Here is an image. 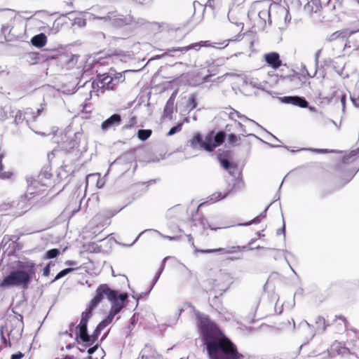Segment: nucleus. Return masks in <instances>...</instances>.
<instances>
[{"mask_svg": "<svg viewBox=\"0 0 359 359\" xmlns=\"http://www.w3.org/2000/svg\"><path fill=\"white\" fill-rule=\"evenodd\" d=\"M197 327L210 359H241L236 345L221 331L208 316L196 312Z\"/></svg>", "mask_w": 359, "mask_h": 359, "instance_id": "1", "label": "nucleus"}, {"mask_svg": "<svg viewBox=\"0 0 359 359\" xmlns=\"http://www.w3.org/2000/svg\"><path fill=\"white\" fill-rule=\"evenodd\" d=\"M36 272V264L29 260L19 262L18 268L12 270L2 280L0 281V288L18 287L27 290L32 283Z\"/></svg>", "mask_w": 359, "mask_h": 359, "instance_id": "2", "label": "nucleus"}, {"mask_svg": "<svg viewBox=\"0 0 359 359\" xmlns=\"http://www.w3.org/2000/svg\"><path fill=\"white\" fill-rule=\"evenodd\" d=\"M226 138L224 131L215 133L211 131L207 134L203 140V135L200 133H196L189 141L191 148L203 149L207 151H212L217 147L221 145Z\"/></svg>", "mask_w": 359, "mask_h": 359, "instance_id": "3", "label": "nucleus"}, {"mask_svg": "<svg viewBox=\"0 0 359 359\" xmlns=\"http://www.w3.org/2000/svg\"><path fill=\"white\" fill-rule=\"evenodd\" d=\"M51 173L48 168H43L37 175H28L26 177V181L29 194H35L39 191L37 189L40 187H47L50 182Z\"/></svg>", "mask_w": 359, "mask_h": 359, "instance_id": "4", "label": "nucleus"}, {"mask_svg": "<svg viewBox=\"0 0 359 359\" xmlns=\"http://www.w3.org/2000/svg\"><path fill=\"white\" fill-rule=\"evenodd\" d=\"M97 19L109 22L111 26L120 28L126 25H129L135 22V18L130 14L123 15L117 11H111L106 15L97 16Z\"/></svg>", "mask_w": 359, "mask_h": 359, "instance_id": "5", "label": "nucleus"}, {"mask_svg": "<svg viewBox=\"0 0 359 359\" xmlns=\"http://www.w3.org/2000/svg\"><path fill=\"white\" fill-rule=\"evenodd\" d=\"M6 334L11 340L18 341L22 337L24 324L22 316H13L6 319L4 324Z\"/></svg>", "mask_w": 359, "mask_h": 359, "instance_id": "6", "label": "nucleus"}, {"mask_svg": "<svg viewBox=\"0 0 359 359\" xmlns=\"http://www.w3.org/2000/svg\"><path fill=\"white\" fill-rule=\"evenodd\" d=\"M341 164L343 165H340L341 170L345 169L346 165H350L348 178L345 182V184H346L351 181L359 170V147L348 153H346L341 158Z\"/></svg>", "mask_w": 359, "mask_h": 359, "instance_id": "7", "label": "nucleus"}, {"mask_svg": "<svg viewBox=\"0 0 359 359\" xmlns=\"http://www.w3.org/2000/svg\"><path fill=\"white\" fill-rule=\"evenodd\" d=\"M114 290L111 289L107 284L100 285L97 290L95 297L90 300L87 308L83 312V313L92 316L93 311L103 300L104 296L109 300L113 299Z\"/></svg>", "mask_w": 359, "mask_h": 359, "instance_id": "8", "label": "nucleus"}, {"mask_svg": "<svg viewBox=\"0 0 359 359\" xmlns=\"http://www.w3.org/2000/svg\"><path fill=\"white\" fill-rule=\"evenodd\" d=\"M353 359L349 349L341 342L335 341L330 346L327 353H324L320 359Z\"/></svg>", "mask_w": 359, "mask_h": 359, "instance_id": "9", "label": "nucleus"}, {"mask_svg": "<svg viewBox=\"0 0 359 359\" xmlns=\"http://www.w3.org/2000/svg\"><path fill=\"white\" fill-rule=\"evenodd\" d=\"M91 316H92L82 313L80 323L76 327L79 332L76 334V341H79V339H80L83 342H86L88 346L94 344L91 335L88 333V322Z\"/></svg>", "mask_w": 359, "mask_h": 359, "instance_id": "10", "label": "nucleus"}, {"mask_svg": "<svg viewBox=\"0 0 359 359\" xmlns=\"http://www.w3.org/2000/svg\"><path fill=\"white\" fill-rule=\"evenodd\" d=\"M112 295L113 299L109 300L111 303V307L109 315L114 318L126 306L128 294L126 293H118V291L114 290V294Z\"/></svg>", "mask_w": 359, "mask_h": 359, "instance_id": "11", "label": "nucleus"}, {"mask_svg": "<svg viewBox=\"0 0 359 359\" xmlns=\"http://www.w3.org/2000/svg\"><path fill=\"white\" fill-rule=\"evenodd\" d=\"M253 13L257 14L261 25H265L267 21L269 25L271 24L270 11L268 6H263L260 2H255L248 13V15H252Z\"/></svg>", "mask_w": 359, "mask_h": 359, "instance_id": "12", "label": "nucleus"}, {"mask_svg": "<svg viewBox=\"0 0 359 359\" xmlns=\"http://www.w3.org/2000/svg\"><path fill=\"white\" fill-rule=\"evenodd\" d=\"M216 47L215 45H211L209 43V41H201L198 43H194L190 44L189 46H183V47H175L170 49H168L167 51L163 54L165 55H168L170 57L175 56V54H184L188 50L191 49H194L196 50H198L201 47Z\"/></svg>", "mask_w": 359, "mask_h": 359, "instance_id": "13", "label": "nucleus"}, {"mask_svg": "<svg viewBox=\"0 0 359 359\" xmlns=\"http://www.w3.org/2000/svg\"><path fill=\"white\" fill-rule=\"evenodd\" d=\"M245 187V183L243 180L241 174H238V176L236 179L234 180V182L231 188H229L226 192H215L210 196V201L212 202H217L222 198H226L229 194H230L233 191H238L242 190Z\"/></svg>", "mask_w": 359, "mask_h": 359, "instance_id": "14", "label": "nucleus"}, {"mask_svg": "<svg viewBox=\"0 0 359 359\" xmlns=\"http://www.w3.org/2000/svg\"><path fill=\"white\" fill-rule=\"evenodd\" d=\"M254 248L248 246H229L227 248H219L215 249H208V250H196L197 252L201 253L210 254L215 252H220L222 254H233L237 252L252 250Z\"/></svg>", "mask_w": 359, "mask_h": 359, "instance_id": "15", "label": "nucleus"}, {"mask_svg": "<svg viewBox=\"0 0 359 359\" xmlns=\"http://www.w3.org/2000/svg\"><path fill=\"white\" fill-rule=\"evenodd\" d=\"M121 123V116L118 114H114L110 117L104 121L101 124V129L105 132L109 129L115 128Z\"/></svg>", "mask_w": 359, "mask_h": 359, "instance_id": "16", "label": "nucleus"}, {"mask_svg": "<svg viewBox=\"0 0 359 359\" xmlns=\"http://www.w3.org/2000/svg\"><path fill=\"white\" fill-rule=\"evenodd\" d=\"M282 102L291 104L302 108H307L309 102L304 97L299 96H284L280 98Z\"/></svg>", "mask_w": 359, "mask_h": 359, "instance_id": "17", "label": "nucleus"}, {"mask_svg": "<svg viewBox=\"0 0 359 359\" xmlns=\"http://www.w3.org/2000/svg\"><path fill=\"white\" fill-rule=\"evenodd\" d=\"M1 33L7 41H11L20 37L21 33L17 32L13 26L11 27L9 24L2 25Z\"/></svg>", "mask_w": 359, "mask_h": 359, "instance_id": "18", "label": "nucleus"}, {"mask_svg": "<svg viewBox=\"0 0 359 359\" xmlns=\"http://www.w3.org/2000/svg\"><path fill=\"white\" fill-rule=\"evenodd\" d=\"M10 113L13 114L12 115L14 117L13 123L17 126L22 123L24 120L28 123L30 120L29 114H34V110L31 108H27L24 113L20 110H17L16 111L12 110Z\"/></svg>", "mask_w": 359, "mask_h": 359, "instance_id": "19", "label": "nucleus"}, {"mask_svg": "<svg viewBox=\"0 0 359 359\" xmlns=\"http://www.w3.org/2000/svg\"><path fill=\"white\" fill-rule=\"evenodd\" d=\"M95 83H100V87L102 90H112L114 89L116 83H114V79L108 74L98 75L97 81Z\"/></svg>", "mask_w": 359, "mask_h": 359, "instance_id": "20", "label": "nucleus"}, {"mask_svg": "<svg viewBox=\"0 0 359 359\" xmlns=\"http://www.w3.org/2000/svg\"><path fill=\"white\" fill-rule=\"evenodd\" d=\"M264 59L268 65L274 69H278L282 65L280 55L276 52L266 53Z\"/></svg>", "mask_w": 359, "mask_h": 359, "instance_id": "21", "label": "nucleus"}, {"mask_svg": "<svg viewBox=\"0 0 359 359\" xmlns=\"http://www.w3.org/2000/svg\"><path fill=\"white\" fill-rule=\"evenodd\" d=\"M315 324L316 325V332H311V337H313L316 333L324 332L327 327L329 325L325 319L321 316L316 317Z\"/></svg>", "mask_w": 359, "mask_h": 359, "instance_id": "22", "label": "nucleus"}, {"mask_svg": "<svg viewBox=\"0 0 359 359\" xmlns=\"http://www.w3.org/2000/svg\"><path fill=\"white\" fill-rule=\"evenodd\" d=\"M81 137L82 133L79 132L74 133V137L69 142L68 146L66 147V149L69 151L78 149V150L80 151L79 147Z\"/></svg>", "mask_w": 359, "mask_h": 359, "instance_id": "23", "label": "nucleus"}, {"mask_svg": "<svg viewBox=\"0 0 359 359\" xmlns=\"http://www.w3.org/2000/svg\"><path fill=\"white\" fill-rule=\"evenodd\" d=\"M47 41V37L43 33L34 36L31 39L32 44L38 48L43 47Z\"/></svg>", "mask_w": 359, "mask_h": 359, "instance_id": "24", "label": "nucleus"}, {"mask_svg": "<svg viewBox=\"0 0 359 359\" xmlns=\"http://www.w3.org/2000/svg\"><path fill=\"white\" fill-rule=\"evenodd\" d=\"M288 80L290 82V86L294 89H299L302 88L305 83V81L297 74L289 76Z\"/></svg>", "mask_w": 359, "mask_h": 359, "instance_id": "25", "label": "nucleus"}, {"mask_svg": "<svg viewBox=\"0 0 359 359\" xmlns=\"http://www.w3.org/2000/svg\"><path fill=\"white\" fill-rule=\"evenodd\" d=\"M174 99H168L163 110V116L171 118L174 111Z\"/></svg>", "mask_w": 359, "mask_h": 359, "instance_id": "26", "label": "nucleus"}, {"mask_svg": "<svg viewBox=\"0 0 359 359\" xmlns=\"http://www.w3.org/2000/svg\"><path fill=\"white\" fill-rule=\"evenodd\" d=\"M269 250H274V251H276L277 252V254L274 256V259L275 260H277L279 257H280V253L282 252L283 253V257H284V259L285 261V262L287 263V264L288 265V266L290 267V269L294 272L295 273L294 270L292 269V267L291 266L287 258V256L286 255L288 254V255H291V253L290 252H288L287 250H278V249H276V248H269Z\"/></svg>", "mask_w": 359, "mask_h": 359, "instance_id": "27", "label": "nucleus"}, {"mask_svg": "<svg viewBox=\"0 0 359 359\" xmlns=\"http://www.w3.org/2000/svg\"><path fill=\"white\" fill-rule=\"evenodd\" d=\"M152 130L150 129H140L137 133V137L141 141H146L151 135Z\"/></svg>", "mask_w": 359, "mask_h": 359, "instance_id": "28", "label": "nucleus"}, {"mask_svg": "<svg viewBox=\"0 0 359 359\" xmlns=\"http://www.w3.org/2000/svg\"><path fill=\"white\" fill-rule=\"evenodd\" d=\"M219 162L221 165L224 168L225 170H229V173L230 175H233L234 171L236 170L235 167L232 165V164L230 163V161L226 158H219Z\"/></svg>", "mask_w": 359, "mask_h": 359, "instance_id": "29", "label": "nucleus"}, {"mask_svg": "<svg viewBox=\"0 0 359 359\" xmlns=\"http://www.w3.org/2000/svg\"><path fill=\"white\" fill-rule=\"evenodd\" d=\"M60 253V251L57 248H53L48 250L43 257L45 259H50L57 257Z\"/></svg>", "mask_w": 359, "mask_h": 359, "instance_id": "30", "label": "nucleus"}, {"mask_svg": "<svg viewBox=\"0 0 359 359\" xmlns=\"http://www.w3.org/2000/svg\"><path fill=\"white\" fill-rule=\"evenodd\" d=\"M304 9L305 11H306L308 13H312V12L316 13L319 9V6L317 4H315L313 2H312L311 4V2L308 1L304 6Z\"/></svg>", "mask_w": 359, "mask_h": 359, "instance_id": "31", "label": "nucleus"}, {"mask_svg": "<svg viewBox=\"0 0 359 359\" xmlns=\"http://www.w3.org/2000/svg\"><path fill=\"white\" fill-rule=\"evenodd\" d=\"M169 257H166L163 259V260L162 261V263H161V266L158 270V271L156 273L154 278V280H153V284L151 287V289H152L154 287V286L155 285V284L157 283L161 273L163 272V269H164V267H165V262L166 260L168 259Z\"/></svg>", "mask_w": 359, "mask_h": 359, "instance_id": "32", "label": "nucleus"}, {"mask_svg": "<svg viewBox=\"0 0 359 359\" xmlns=\"http://www.w3.org/2000/svg\"><path fill=\"white\" fill-rule=\"evenodd\" d=\"M113 318L111 317L109 314L108 316L104 319L102 320L97 325V328L99 329L100 330H103L109 323H111V321L113 320Z\"/></svg>", "mask_w": 359, "mask_h": 359, "instance_id": "33", "label": "nucleus"}, {"mask_svg": "<svg viewBox=\"0 0 359 359\" xmlns=\"http://www.w3.org/2000/svg\"><path fill=\"white\" fill-rule=\"evenodd\" d=\"M5 333H6V328L4 327V325H1V329H0L1 340L5 344V346L11 347V339L9 338L8 339H7L5 337Z\"/></svg>", "mask_w": 359, "mask_h": 359, "instance_id": "34", "label": "nucleus"}, {"mask_svg": "<svg viewBox=\"0 0 359 359\" xmlns=\"http://www.w3.org/2000/svg\"><path fill=\"white\" fill-rule=\"evenodd\" d=\"M183 126V123H178L176 126L172 127L168 133H167L168 136H172L182 130Z\"/></svg>", "mask_w": 359, "mask_h": 359, "instance_id": "35", "label": "nucleus"}, {"mask_svg": "<svg viewBox=\"0 0 359 359\" xmlns=\"http://www.w3.org/2000/svg\"><path fill=\"white\" fill-rule=\"evenodd\" d=\"M74 269L73 268H66L62 271H60L55 277L54 280L53 281H56L62 277L65 276L70 272L73 271Z\"/></svg>", "mask_w": 359, "mask_h": 359, "instance_id": "36", "label": "nucleus"}, {"mask_svg": "<svg viewBox=\"0 0 359 359\" xmlns=\"http://www.w3.org/2000/svg\"><path fill=\"white\" fill-rule=\"evenodd\" d=\"M90 180H97V184H96V186L98 187V188H101L103 184H104V182H101L100 180H99V176H97V174H91V175H87L86 176V182L87 183H88V181Z\"/></svg>", "mask_w": 359, "mask_h": 359, "instance_id": "37", "label": "nucleus"}, {"mask_svg": "<svg viewBox=\"0 0 359 359\" xmlns=\"http://www.w3.org/2000/svg\"><path fill=\"white\" fill-rule=\"evenodd\" d=\"M200 224L203 226V229H208L210 228L212 230H217L222 229V227H215L212 226L211 224H209L208 221L205 218H201L199 219Z\"/></svg>", "mask_w": 359, "mask_h": 359, "instance_id": "38", "label": "nucleus"}, {"mask_svg": "<svg viewBox=\"0 0 359 359\" xmlns=\"http://www.w3.org/2000/svg\"><path fill=\"white\" fill-rule=\"evenodd\" d=\"M344 38V32H340V31H338V32H335L334 33L332 34L329 38H328V40L330 41H333L339 38Z\"/></svg>", "mask_w": 359, "mask_h": 359, "instance_id": "39", "label": "nucleus"}, {"mask_svg": "<svg viewBox=\"0 0 359 359\" xmlns=\"http://www.w3.org/2000/svg\"><path fill=\"white\" fill-rule=\"evenodd\" d=\"M197 102L196 97L194 95H191L189 98V107L190 109L192 110L196 107Z\"/></svg>", "mask_w": 359, "mask_h": 359, "instance_id": "40", "label": "nucleus"}, {"mask_svg": "<svg viewBox=\"0 0 359 359\" xmlns=\"http://www.w3.org/2000/svg\"><path fill=\"white\" fill-rule=\"evenodd\" d=\"M44 108L41 105L40 108H38L36 111H34V114H29L30 119L35 121L37 116H39L43 111Z\"/></svg>", "mask_w": 359, "mask_h": 359, "instance_id": "41", "label": "nucleus"}, {"mask_svg": "<svg viewBox=\"0 0 359 359\" xmlns=\"http://www.w3.org/2000/svg\"><path fill=\"white\" fill-rule=\"evenodd\" d=\"M13 173L10 171H4L3 169L0 170V178L9 179L11 177Z\"/></svg>", "mask_w": 359, "mask_h": 359, "instance_id": "42", "label": "nucleus"}, {"mask_svg": "<svg viewBox=\"0 0 359 359\" xmlns=\"http://www.w3.org/2000/svg\"><path fill=\"white\" fill-rule=\"evenodd\" d=\"M261 220H262V219L259 216H257L255 218H254L250 222H246L245 224H241V226H248V225H251L252 224H259L261 222Z\"/></svg>", "mask_w": 359, "mask_h": 359, "instance_id": "43", "label": "nucleus"}, {"mask_svg": "<svg viewBox=\"0 0 359 359\" xmlns=\"http://www.w3.org/2000/svg\"><path fill=\"white\" fill-rule=\"evenodd\" d=\"M149 231H154L158 233L162 237H163L165 238H168L169 241H176V240H177L179 238L178 236H170L163 235L161 232H159L158 231L155 230V229H149Z\"/></svg>", "mask_w": 359, "mask_h": 359, "instance_id": "44", "label": "nucleus"}, {"mask_svg": "<svg viewBox=\"0 0 359 359\" xmlns=\"http://www.w3.org/2000/svg\"><path fill=\"white\" fill-rule=\"evenodd\" d=\"M151 290H152V289H151V288H150V289H149L147 292H142V293H140V294H135H135H133V297L137 300V304H138V301H139V300H140V299H141L144 295H148V294L150 293V292H151Z\"/></svg>", "mask_w": 359, "mask_h": 359, "instance_id": "45", "label": "nucleus"}, {"mask_svg": "<svg viewBox=\"0 0 359 359\" xmlns=\"http://www.w3.org/2000/svg\"><path fill=\"white\" fill-rule=\"evenodd\" d=\"M237 136L233 133H231L228 135V142L230 144H233L237 141Z\"/></svg>", "mask_w": 359, "mask_h": 359, "instance_id": "46", "label": "nucleus"}, {"mask_svg": "<svg viewBox=\"0 0 359 359\" xmlns=\"http://www.w3.org/2000/svg\"><path fill=\"white\" fill-rule=\"evenodd\" d=\"M74 24L78 25L79 27H83L86 25V20L81 18H75Z\"/></svg>", "mask_w": 359, "mask_h": 359, "instance_id": "47", "label": "nucleus"}, {"mask_svg": "<svg viewBox=\"0 0 359 359\" xmlns=\"http://www.w3.org/2000/svg\"><path fill=\"white\" fill-rule=\"evenodd\" d=\"M101 330L97 329V327L94 330L93 333L91 334V338L93 339V342L95 343L99 335L100 334Z\"/></svg>", "mask_w": 359, "mask_h": 359, "instance_id": "48", "label": "nucleus"}, {"mask_svg": "<svg viewBox=\"0 0 359 359\" xmlns=\"http://www.w3.org/2000/svg\"><path fill=\"white\" fill-rule=\"evenodd\" d=\"M236 117H238V118H240V117H244V116H241V115H240V114H239L237 111H236V110L233 109V110L229 113V118H230L231 119H232V120H234Z\"/></svg>", "mask_w": 359, "mask_h": 359, "instance_id": "49", "label": "nucleus"}, {"mask_svg": "<svg viewBox=\"0 0 359 359\" xmlns=\"http://www.w3.org/2000/svg\"><path fill=\"white\" fill-rule=\"evenodd\" d=\"M135 122H136V118L135 116L132 117L130 119L129 123L123 126V129H128V128H131L132 126H133V125L135 123Z\"/></svg>", "mask_w": 359, "mask_h": 359, "instance_id": "50", "label": "nucleus"}, {"mask_svg": "<svg viewBox=\"0 0 359 359\" xmlns=\"http://www.w3.org/2000/svg\"><path fill=\"white\" fill-rule=\"evenodd\" d=\"M114 79V83L116 82V83H118V82H122L125 80V77L124 76L122 75V74L119 73L114 78H113Z\"/></svg>", "mask_w": 359, "mask_h": 359, "instance_id": "51", "label": "nucleus"}, {"mask_svg": "<svg viewBox=\"0 0 359 359\" xmlns=\"http://www.w3.org/2000/svg\"><path fill=\"white\" fill-rule=\"evenodd\" d=\"M50 264H48L44 268H43V275L44 276H49L50 274Z\"/></svg>", "mask_w": 359, "mask_h": 359, "instance_id": "52", "label": "nucleus"}, {"mask_svg": "<svg viewBox=\"0 0 359 359\" xmlns=\"http://www.w3.org/2000/svg\"><path fill=\"white\" fill-rule=\"evenodd\" d=\"M96 81H97V79L93 81L90 83V86H91L92 88L93 89V90L98 91L100 88L101 89L100 83H99V84L98 83H95Z\"/></svg>", "mask_w": 359, "mask_h": 359, "instance_id": "53", "label": "nucleus"}, {"mask_svg": "<svg viewBox=\"0 0 359 359\" xmlns=\"http://www.w3.org/2000/svg\"><path fill=\"white\" fill-rule=\"evenodd\" d=\"M24 356V354L20 351H18L16 353L12 354L11 356V359H21Z\"/></svg>", "mask_w": 359, "mask_h": 359, "instance_id": "54", "label": "nucleus"}, {"mask_svg": "<svg viewBox=\"0 0 359 359\" xmlns=\"http://www.w3.org/2000/svg\"><path fill=\"white\" fill-rule=\"evenodd\" d=\"M187 308H191V309H194V306L191 305V303L189 302H185L183 305V308L182 309H179V316L181 314L182 311L184 309H187Z\"/></svg>", "mask_w": 359, "mask_h": 359, "instance_id": "55", "label": "nucleus"}, {"mask_svg": "<svg viewBox=\"0 0 359 359\" xmlns=\"http://www.w3.org/2000/svg\"><path fill=\"white\" fill-rule=\"evenodd\" d=\"M351 100L354 106L359 107V95L357 97L351 96Z\"/></svg>", "mask_w": 359, "mask_h": 359, "instance_id": "56", "label": "nucleus"}, {"mask_svg": "<svg viewBox=\"0 0 359 359\" xmlns=\"http://www.w3.org/2000/svg\"><path fill=\"white\" fill-rule=\"evenodd\" d=\"M346 96L344 94H342L340 97V102L342 106V109H345V103H346Z\"/></svg>", "mask_w": 359, "mask_h": 359, "instance_id": "57", "label": "nucleus"}, {"mask_svg": "<svg viewBox=\"0 0 359 359\" xmlns=\"http://www.w3.org/2000/svg\"><path fill=\"white\" fill-rule=\"evenodd\" d=\"M300 325L303 327L308 329V330H311V324L309 323L306 320H302L300 323Z\"/></svg>", "mask_w": 359, "mask_h": 359, "instance_id": "58", "label": "nucleus"}, {"mask_svg": "<svg viewBox=\"0 0 359 359\" xmlns=\"http://www.w3.org/2000/svg\"><path fill=\"white\" fill-rule=\"evenodd\" d=\"M335 318H336V319H339L340 320H341V322L344 324V328L345 329L346 327V323H347L346 318L342 316H336Z\"/></svg>", "mask_w": 359, "mask_h": 359, "instance_id": "59", "label": "nucleus"}, {"mask_svg": "<svg viewBox=\"0 0 359 359\" xmlns=\"http://www.w3.org/2000/svg\"><path fill=\"white\" fill-rule=\"evenodd\" d=\"M147 230H144L143 231H142L141 233H139V235L136 237V238L134 240V241L130 243V244H128V245H126V246H128V247H130L132 245H133L137 241V240L139 239V238L141 236V235H142L144 232H146Z\"/></svg>", "mask_w": 359, "mask_h": 359, "instance_id": "60", "label": "nucleus"}, {"mask_svg": "<svg viewBox=\"0 0 359 359\" xmlns=\"http://www.w3.org/2000/svg\"><path fill=\"white\" fill-rule=\"evenodd\" d=\"M97 349V346L96 345V346H94L93 347H90L88 349L87 352H88V353L89 355H92V354H93L96 351Z\"/></svg>", "mask_w": 359, "mask_h": 359, "instance_id": "61", "label": "nucleus"}, {"mask_svg": "<svg viewBox=\"0 0 359 359\" xmlns=\"http://www.w3.org/2000/svg\"><path fill=\"white\" fill-rule=\"evenodd\" d=\"M269 208V205L266 206L264 210L258 215L261 219L264 218L266 217V211L268 210Z\"/></svg>", "mask_w": 359, "mask_h": 359, "instance_id": "62", "label": "nucleus"}, {"mask_svg": "<svg viewBox=\"0 0 359 359\" xmlns=\"http://www.w3.org/2000/svg\"><path fill=\"white\" fill-rule=\"evenodd\" d=\"M145 351H142V359H154V356L151 355H145Z\"/></svg>", "mask_w": 359, "mask_h": 359, "instance_id": "63", "label": "nucleus"}, {"mask_svg": "<svg viewBox=\"0 0 359 359\" xmlns=\"http://www.w3.org/2000/svg\"><path fill=\"white\" fill-rule=\"evenodd\" d=\"M212 76V74H209L203 76L202 79V83H207L209 81V79Z\"/></svg>", "mask_w": 359, "mask_h": 359, "instance_id": "64", "label": "nucleus"}]
</instances>
